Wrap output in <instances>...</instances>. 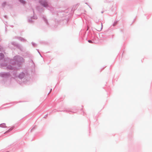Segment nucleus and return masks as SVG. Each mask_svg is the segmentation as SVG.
Wrapping results in <instances>:
<instances>
[{
    "instance_id": "nucleus-1",
    "label": "nucleus",
    "mask_w": 152,
    "mask_h": 152,
    "mask_svg": "<svg viewBox=\"0 0 152 152\" xmlns=\"http://www.w3.org/2000/svg\"><path fill=\"white\" fill-rule=\"evenodd\" d=\"M41 4L45 7H46L48 5V4L47 2H44V1H42L41 2Z\"/></svg>"
},
{
    "instance_id": "nucleus-2",
    "label": "nucleus",
    "mask_w": 152,
    "mask_h": 152,
    "mask_svg": "<svg viewBox=\"0 0 152 152\" xmlns=\"http://www.w3.org/2000/svg\"><path fill=\"white\" fill-rule=\"evenodd\" d=\"M0 126L1 127H6V125L4 124H2L0 125Z\"/></svg>"
},
{
    "instance_id": "nucleus-3",
    "label": "nucleus",
    "mask_w": 152,
    "mask_h": 152,
    "mask_svg": "<svg viewBox=\"0 0 152 152\" xmlns=\"http://www.w3.org/2000/svg\"><path fill=\"white\" fill-rule=\"evenodd\" d=\"M102 29V25L100 29H99L98 28H97V30L99 31H100Z\"/></svg>"
},
{
    "instance_id": "nucleus-4",
    "label": "nucleus",
    "mask_w": 152,
    "mask_h": 152,
    "mask_svg": "<svg viewBox=\"0 0 152 152\" xmlns=\"http://www.w3.org/2000/svg\"><path fill=\"white\" fill-rule=\"evenodd\" d=\"M20 1L23 4H24L25 3V1H23V0H20Z\"/></svg>"
},
{
    "instance_id": "nucleus-5",
    "label": "nucleus",
    "mask_w": 152,
    "mask_h": 152,
    "mask_svg": "<svg viewBox=\"0 0 152 152\" xmlns=\"http://www.w3.org/2000/svg\"><path fill=\"white\" fill-rule=\"evenodd\" d=\"M88 42H89V43H92V42L90 40H89L88 41Z\"/></svg>"
},
{
    "instance_id": "nucleus-6",
    "label": "nucleus",
    "mask_w": 152,
    "mask_h": 152,
    "mask_svg": "<svg viewBox=\"0 0 152 152\" xmlns=\"http://www.w3.org/2000/svg\"><path fill=\"white\" fill-rule=\"evenodd\" d=\"M10 131V130H9L7 131L9 132V131Z\"/></svg>"
}]
</instances>
